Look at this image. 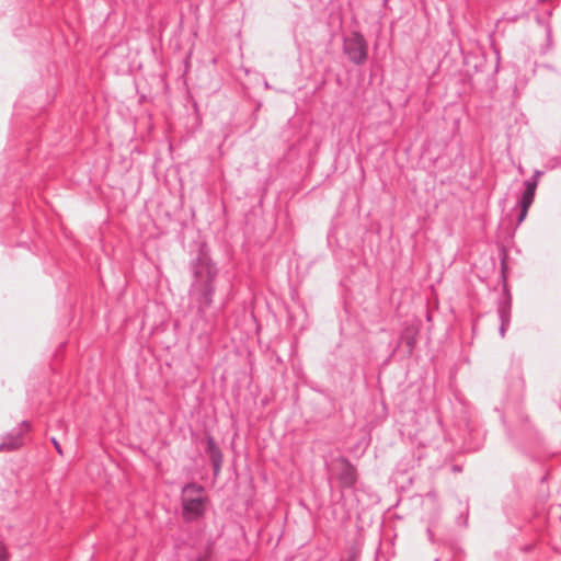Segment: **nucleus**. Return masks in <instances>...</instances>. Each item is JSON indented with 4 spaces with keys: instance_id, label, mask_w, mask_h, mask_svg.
Segmentation results:
<instances>
[{
    "instance_id": "nucleus-4",
    "label": "nucleus",
    "mask_w": 561,
    "mask_h": 561,
    "mask_svg": "<svg viewBox=\"0 0 561 561\" xmlns=\"http://www.w3.org/2000/svg\"><path fill=\"white\" fill-rule=\"evenodd\" d=\"M343 53L354 65H363L368 58V47L364 35L354 31L348 37H344Z\"/></svg>"
},
{
    "instance_id": "nucleus-9",
    "label": "nucleus",
    "mask_w": 561,
    "mask_h": 561,
    "mask_svg": "<svg viewBox=\"0 0 561 561\" xmlns=\"http://www.w3.org/2000/svg\"><path fill=\"white\" fill-rule=\"evenodd\" d=\"M419 329L414 325H407L401 331L396 348L392 354L400 347L403 348V353L405 357L412 356L416 343H417Z\"/></svg>"
},
{
    "instance_id": "nucleus-25",
    "label": "nucleus",
    "mask_w": 561,
    "mask_h": 561,
    "mask_svg": "<svg viewBox=\"0 0 561 561\" xmlns=\"http://www.w3.org/2000/svg\"><path fill=\"white\" fill-rule=\"evenodd\" d=\"M453 469H454V471H460V467H459V466H457V465H455V466L453 467Z\"/></svg>"
},
{
    "instance_id": "nucleus-17",
    "label": "nucleus",
    "mask_w": 561,
    "mask_h": 561,
    "mask_svg": "<svg viewBox=\"0 0 561 561\" xmlns=\"http://www.w3.org/2000/svg\"><path fill=\"white\" fill-rule=\"evenodd\" d=\"M9 558L5 546L0 541V561H7Z\"/></svg>"
},
{
    "instance_id": "nucleus-18",
    "label": "nucleus",
    "mask_w": 561,
    "mask_h": 561,
    "mask_svg": "<svg viewBox=\"0 0 561 561\" xmlns=\"http://www.w3.org/2000/svg\"><path fill=\"white\" fill-rule=\"evenodd\" d=\"M207 560H208L207 553H197L192 559H190V561H207Z\"/></svg>"
},
{
    "instance_id": "nucleus-13",
    "label": "nucleus",
    "mask_w": 561,
    "mask_h": 561,
    "mask_svg": "<svg viewBox=\"0 0 561 561\" xmlns=\"http://www.w3.org/2000/svg\"><path fill=\"white\" fill-rule=\"evenodd\" d=\"M468 518H469V507H468V504H466L465 511L461 512L456 517V524L459 525V526L467 527L468 526Z\"/></svg>"
},
{
    "instance_id": "nucleus-3",
    "label": "nucleus",
    "mask_w": 561,
    "mask_h": 561,
    "mask_svg": "<svg viewBox=\"0 0 561 561\" xmlns=\"http://www.w3.org/2000/svg\"><path fill=\"white\" fill-rule=\"evenodd\" d=\"M501 274L500 282L502 283V291L497 299V316L500 320L499 333L502 337L505 336L506 330L511 324L512 317V295L507 284V253L504 249L501 250Z\"/></svg>"
},
{
    "instance_id": "nucleus-11",
    "label": "nucleus",
    "mask_w": 561,
    "mask_h": 561,
    "mask_svg": "<svg viewBox=\"0 0 561 561\" xmlns=\"http://www.w3.org/2000/svg\"><path fill=\"white\" fill-rule=\"evenodd\" d=\"M536 192L529 190H523L520 198L517 205H523L524 207H530L534 203Z\"/></svg>"
},
{
    "instance_id": "nucleus-5",
    "label": "nucleus",
    "mask_w": 561,
    "mask_h": 561,
    "mask_svg": "<svg viewBox=\"0 0 561 561\" xmlns=\"http://www.w3.org/2000/svg\"><path fill=\"white\" fill-rule=\"evenodd\" d=\"M507 435L513 444L525 451L528 446H531L538 442V435L527 416H520L518 432L515 433L507 427Z\"/></svg>"
},
{
    "instance_id": "nucleus-16",
    "label": "nucleus",
    "mask_w": 561,
    "mask_h": 561,
    "mask_svg": "<svg viewBox=\"0 0 561 561\" xmlns=\"http://www.w3.org/2000/svg\"><path fill=\"white\" fill-rule=\"evenodd\" d=\"M50 443L53 444V446L56 449V451L58 453V455L62 456L64 455L62 447L55 436L50 437Z\"/></svg>"
},
{
    "instance_id": "nucleus-22",
    "label": "nucleus",
    "mask_w": 561,
    "mask_h": 561,
    "mask_svg": "<svg viewBox=\"0 0 561 561\" xmlns=\"http://www.w3.org/2000/svg\"><path fill=\"white\" fill-rule=\"evenodd\" d=\"M546 33H547V37L548 39L551 37V28L550 26L547 24V27H546Z\"/></svg>"
},
{
    "instance_id": "nucleus-19",
    "label": "nucleus",
    "mask_w": 561,
    "mask_h": 561,
    "mask_svg": "<svg viewBox=\"0 0 561 561\" xmlns=\"http://www.w3.org/2000/svg\"><path fill=\"white\" fill-rule=\"evenodd\" d=\"M534 548H535V543H526L520 547V551L524 553H529L534 550Z\"/></svg>"
},
{
    "instance_id": "nucleus-21",
    "label": "nucleus",
    "mask_w": 561,
    "mask_h": 561,
    "mask_svg": "<svg viewBox=\"0 0 561 561\" xmlns=\"http://www.w3.org/2000/svg\"><path fill=\"white\" fill-rule=\"evenodd\" d=\"M427 534H428V538H430V540H431L432 542H434V539H433L434 535H433V531H432V529H431L430 527L427 528Z\"/></svg>"
},
{
    "instance_id": "nucleus-20",
    "label": "nucleus",
    "mask_w": 561,
    "mask_h": 561,
    "mask_svg": "<svg viewBox=\"0 0 561 561\" xmlns=\"http://www.w3.org/2000/svg\"><path fill=\"white\" fill-rule=\"evenodd\" d=\"M542 174H543V172H542V171H540V170H536V171L534 172V174H533V176H531V178H533V179H535V180H536V182H538V181H539V178H540Z\"/></svg>"
},
{
    "instance_id": "nucleus-6",
    "label": "nucleus",
    "mask_w": 561,
    "mask_h": 561,
    "mask_svg": "<svg viewBox=\"0 0 561 561\" xmlns=\"http://www.w3.org/2000/svg\"><path fill=\"white\" fill-rule=\"evenodd\" d=\"M31 431V424L22 421L18 426L0 437V451H13L23 445L24 435Z\"/></svg>"
},
{
    "instance_id": "nucleus-2",
    "label": "nucleus",
    "mask_w": 561,
    "mask_h": 561,
    "mask_svg": "<svg viewBox=\"0 0 561 561\" xmlns=\"http://www.w3.org/2000/svg\"><path fill=\"white\" fill-rule=\"evenodd\" d=\"M209 499L205 488L196 482H187L181 489V515L184 522L194 523L204 518Z\"/></svg>"
},
{
    "instance_id": "nucleus-14",
    "label": "nucleus",
    "mask_w": 561,
    "mask_h": 561,
    "mask_svg": "<svg viewBox=\"0 0 561 561\" xmlns=\"http://www.w3.org/2000/svg\"><path fill=\"white\" fill-rule=\"evenodd\" d=\"M519 207L518 216H517V226H519L527 217L529 207H524L523 205H517Z\"/></svg>"
},
{
    "instance_id": "nucleus-23",
    "label": "nucleus",
    "mask_w": 561,
    "mask_h": 561,
    "mask_svg": "<svg viewBox=\"0 0 561 561\" xmlns=\"http://www.w3.org/2000/svg\"><path fill=\"white\" fill-rule=\"evenodd\" d=\"M317 392L327 396V392L323 389H314Z\"/></svg>"
},
{
    "instance_id": "nucleus-24",
    "label": "nucleus",
    "mask_w": 561,
    "mask_h": 561,
    "mask_svg": "<svg viewBox=\"0 0 561 561\" xmlns=\"http://www.w3.org/2000/svg\"><path fill=\"white\" fill-rule=\"evenodd\" d=\"M537 22H538L539 24H541V25H543V24H545V23H543V21H542V19H541L540 16H538V18H537Z\"/></svg>"
},
{
    "instance_id": "nucleus-1",
    "label": "nucleus",
    "mask_w": 561,
    "mask_h": 561,
    "mask_svg": "<svg viewBox=\"0 0 561 561\" xmlns=\"http://www.w3.org/2000/svg\"><path fill=\"white\" fill-rule=\"evenodd\" d=\"M188 271L191 274L188 296L196 308L197 320L203 322L205 333L213 332L219 314L226 307V301L216 305L219 268L206 242L198 244L195 255L188 262Z\"/></svg>"
},
{
    "instance_id": "nucleus-8",
    "label": "nucleus",
    "mask_w": 561,
    "mask_h": 561,
    "mask_svg": "<svg viewBox=\"0 0 561 561\" xmlns=\"http://www.w3.org/2000/svg\"><path fill=\"white\" fill-rule=\"evenodd\" d=\"M205 454L207 455L213 467L214 479H217L221 471L224 455L211 434L207 433L205 435Z\"/></svg>"
},
{
    "instance_id": "nucleus-10",
    "label": "nucleus",
    "mask_w": 561,
    "mask_h": 561,
    "mask_svg": "<svg viewBox=\"0 0 561 561\" xmlns=\"http://www.w3.org/2000/svg\"><path fill=\"white\" fill-rule=\"evenodd\" d=\"M465 448L467 451H476L482 446L480 433L469 428V437H465Z\"/></svg>"
},
{
    "instance_id": "nucleus-12",
    "label": "nucleus",
    "mask_w": 561,
    "mask_h": 561,
    "mask_svg": "<svg viewBox=\"0 0 561 561\" xmlns=\"http://www.w3.org/2000/svg\"><path fill=\"white\" fill-rule=\"evenodd\" d=\"M546 480H547V474H545L540 478V489L538 491V500L540 502H545L549 496L548 486L545 485Z\"/></svg>"
},
{
    "instance_id": "nucleus-15",
    "label": "nucleus",
    "mask_w": 561,
    "mask_h": 561,
    "mask_svg": "<svg viewBox=\"0 0 561 561\" xmlns=\"http://www.w3.org/2000/svg\"><path fill=\"white\" fill-rule=\"evenodd\" d=\"M538 186V182L535 179L530 178L524 181V188L536 192Z\"/></svg>"
},
{
    "instance_id": "nucleus-7",
    "label": "nucleus",
    "mask_w": 561,
    "mask_h": 561,
    "mask_svg": "<svg viewBox=\"0 0 561 561\" xmlns=\"http://www.w3.org/2000/svg\"><path fill=\"white\" fill-rule=\"evenodd\" d=\"M335 461L340 465L337 479L341 486V493L343 494V491L347 489L355 491L357 482V470L355 466L344 456L336 458Z\"/></svg>"
}]
</instances>
